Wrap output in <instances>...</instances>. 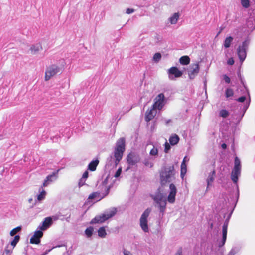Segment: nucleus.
I'll use <instances>...</instances> for the list:
<instances>
[{"label": "nucleus", "instance_id": "f257e3e1", "mask_svg": "<svg viewBox=\"0 0 255 255\" xmlns=\"http://www.w3.org/2000/svg\"><path fill=\"white\" fill-rule=\"evenodd\" d=\"M125 151V139L124 138H120L116 143L113 154L107 158V164L116 167L122 160Z\"/></svg>", "mask_w": 255, "mask_h": 255}, {"label": "nucleus", "instance_id": "f03ea898", "mask_svg": "<svg viewBox=\"0 0 255 255\" xmlns=\"http://www.w3.org/2000/svg\"><path fill=\"white\" fill-rule=\"evenodd\" d=\"M175 170L174 165L163 166L160 172V180L162 185L175 180Z\"/></svg>", "mask_w": 255, "mask_h": 255}, {"label": "nucleus", "instance_id": "7ed1b4c3", "mask_svg": "<svg viewBox=\"0 0 255 255\" xmlns=\"http://www.w3.org/2000/svg\"><path fill=\"white\" fill-rule=\"evenodd\" d=\"M250 101L246 102L243 105L242 104H237L234 103L231 107L233 111L232 118L236 120L237 122H239L244 116L246 110L249 106Z\"/></svg>", "mask_w": 255, "mask_h": 255}, {"label": "nucleus", "instance_id": "20e7f679", "mask_svg": "<svg viewBox=\"0 0 255 255\" xmlns=\"http://www.w3.org/2000/svg\"><path fill=\"white\" fill-rule=\"evenodd\" d=\"M117 209L112 208L100 215L96 216L90 222L91 224L102 223L113 217L117 213Z\"/></svg>", "mask_w": 255, "mask_h": 255}, {"label": "nucleus", "instance_id": "39448f33", "mask_svg": "<svg viewBox=\"0 0 255 255\" xmlns=\"http://www.w3.org/2000/svg\"><path fill=\"white\" fill-rule=\"evenodd\" d=\"M250 43V39L246 38L237 49V53L239 58L240 62L242 63L246 58L247 51Z\"/></svg>", "mask_w": 255, "mask_h": 255}, {"label": "nucleus", "instance_id": "423d86ee", "mask_svg": "<svg viewBox=\"0 0 255 255\" xmlns=\"http://www.w3.org/2000/svg\"><path fill=\"white\" fill-rule=\"evenodd\" d=\"M241 165L240 159L236 157L234 161V166L231 173V180L234 183L237 184L239 177L241 175Z\"/></svg>", "mask_w": 255, "mask_h": 255}, {"label": "nucleus", "instance_id": "0eeeda50", "mask_svg": "<svg viewBox=\"0 0 255 255\" xmlns=\"http://www.w3.org/2000/svg\"><path fill=\"white\" fill-rule=\"evenodd\" d=\"M151 209L149 208L146 209L142 214L140 220L139 224L141 229L145 233L149 232V228L148 225V217H149Z\"/></svg>", "mask_w": 255, "mask_h": 255}, {"label": "nucleus", "instance_id": "6e6552de", "mask_svg": "<svg viewBox=\"0 0 255 255\" xmlns=\"http://www.w3.org/2000/svg\"><path fill=\"white\" fill-rule=\"evenodd\" d=\"M61 71V68L55 64H52L47 67L45 71V80H49L52 77Z\"/></svg>", "mask_w": 255, "mask_h": 255}, {"label": "nucleus", "instance_id": "1a4fd4ad", "mask_svg": "<svg viewBox=\"0 0 255 255\" xmlns=\"http://www.w3.org/2000/svg\"><path fill=\"white\" fill-rule=\"evenodd\" d=\"M140 160V158L138 154L135 153H130L128 154L127 157V161L128 164V167L126 169L125 171H128L130 168L131 166L136 165Z\"/></svg>", "mask_w": 255, "mask_h": 255}, {"label": "nucleus", "instance_id": "9d476101", "mask_svg": "<svg viewBox=\"0 0 255 255\" xmlns=\"http://www.w3.org/2000/svg\"><path fill=\"white\" fill-rule=\"evenodd\" d=\"M155 102L153 104V108H156L158 110H161L165 104V97L163 93L159 94L155 98Z\"/></svg>", "mask_w": 255, "mask_h": 255}, {"label": "nucleus", "instance_id": "9b49d317", "mask_svg": "<svg viewBox=\"0 0 255 255\" xmlns=\"http://www.w3.org/2000/svg\"><path fill=\"white\" fill-rule=\"evenodd\" d=\"M232 212L229 215L227 218L226 219L223 226L222 227V240L221 243H219V246L222 247L223 246L226 242V238H227V228H228V225L229 220L230 218V217L231 216Z\"/></svg>", "mask_w": 255, "mask_h": 255}, {"label": "nucleus", "instance_id": "f8f14e48", "mask_svg": "<svg viewBox=\"0 0 255 255\" xmlns=\"http://www.w3.org/2000/svg\"><path fill=\"white\" fill-rule=\"evenodd\" d=\"M169 78L170 80H174L176 78L181 77L183 72L180 71L176 67H172L168 70Z\"/></svg>", "mask_w": 255, "mask_h": 255}, {"label": "nucleus", "instance_id": "ddd939ff", "mask_svg": "<svg viewBox=\"0 0 255 255\" xmlns=\"http://www.w3.org/2000/svg\"><path fill=\"white\" fill-rule=\"evenodd\" d=\"M177 193V189L175 185L171 183L169 185V194L168 196V201L170 203H173L175 200V196Z\"/></svg>", "mask_w": 255, "mask_h": 255}, {"label": "nucleus", "instance_id": "4468645a", "mask_svg": "<svg viewBox=\"0 0 255 255\" xmlns=\"http://www.w3.org/2000/svg\"><path fill=\"white\" fill-rule=\"evenodd\" d=\"M247 26L252 30L255 29V9H253L252 12L249 13V18L247 21Z\"/></svg>", "mask_w": 255, "mask_h": 255}, {"label": "nucleus", "instance_id": "2eb2a0df", "mask_svg": "<svg viewBox=\"0 0 255 255\" xmlns=\"http://www.w3.org/2000/svg\"><path fill=\"white\" fill-rule=\"evenodd\" d=\"M43 233L41 230H36L34 235L31 237L30 240L31 244H38L40 242V238L43 236Z\"/></svg>", "mask_w": 255, "mask_h": 255}, {"label": "nucleus", "instance_id": "dca6fc26", "mask_svg": "<svg viewBox=\"0 0 255 255\" xmlns=\"http://www.w3.org/2000/svg\"><path fill=\"white\" fill-rule=\"evenodd\" d=\"M156 109L153 108V107L152 106L150 110H148L145 114V121L147 122H149L152 119L154 118L156 114Z\"/></svg>", "mask_w": 255, "mask_h": 255}, {"label": "nucleus", "instance_id": "f3484780", "mask_svg": "<svg viewBox=\"0 0 255 255\" xmlns=\"http://www.w3.org/2000/svg\"><path fill=\"white\" fill-rule=\"evenodd\" d=\"M240 90L243 92V95L236 99V101L238 102L243 103L246 99V96L250 97L249 92L245 85L241 88Z\"/></svg>", "mask_w": 255, "mask_h": 255}, {"label": "nucleus", "instance_id": "a211bd4d", "mask_svg": "<svg viewBox=\"0 0 255 255\" xmlns=\"http://www.w3.org/2000/svg\"><path fill=\"white\" fill-rule=\"evenodd\" d=\"M52 224V218L48 217L44 219V221L42 223V225H40L39 228L41 231L45 230L49 228Z\"/></svg>", "mask_w": 255, "mask_h": 255}, {"label": "nucleus", "instance_id": "6ab92c4d", "mask_svg": "<svg viewBox=\"0 0 255 255\" xmlns=\"http://www.w3.org/2000/svg\"><path fill=\"white\" fill-rule=\"evenodd\" d=\"M215 176H216L215 170L214 169H213L209 173L208 176L207 177V179L206 180V182L207 183V188H206V192L208 191V188L210 187V186L211 185L212 183L215 180Z\"/></svg>", "mask_w": 255, "mask_h": 255}, {"label": "nucleus", "instance_id": "aec40b11", "mask_svg": "<svg viewBox=\"0 0 255 255\" xmlns=\"http://www.w3.org/2000/svg\"><path fill=\"white\" fill-rule=\"evenodd\" d=\"M57 172H53L52 174L47 176L43 183V186L46 187L48 186L50 182L55 180L57 179Z\"/></svg>", "mask_w": 255, "mask_h": 255}, {"label": "nucleus", "instance_id": "412c9836", "mask_svg": "<svg viewBox=\"0 0 255 255\" xmlns=\"http://www.w3.org/2000/svg\"><path fill=\"white\" fill-rule=\"evenodd\" d=\"M199 71V67L198 64H195L192 66L191 70L189 71V76L190 79H193Z\"/></svg>", "mask_w": 255, "mask_h": 255}, {"label": "nucleus", "instance_id": "4be33fe9", "mask_svg": "<svg viewBox=\"0 0 255 255\" xmlns=\"http://www.w3.org/2000/svg\"><path fill=\"white\" fill-rule=\"evenodd\" d=\"M109 190H110V188H107L106 189V194L102 196V197H100V193H98V192H93L92 193V194H91L89 197H88V199H98L97 200H101L102 198H103L104 197H105V196H106L109 192Z\"/></svg>", "mask_w": 255, "mask_h": 255}, {"label": "nucleus", "instance_id": "5701e85b", "mask_svg": "<svg viewBox=\"0 0 255 255\" xmlns=\"http://www.w3.org/2000/svg\"><path fill=\"white\" fill-rule=\"evenodd\" d=\"M42 49V46L39 43L32 45L30 47L31 53L32 54H36Z\"/></svg>", "mask_w": 255, "mask_h": 255}, {"label": "nucleus", "instance_id": "b1692460", "mask_svg": "<svg viewBox=\"0 0 255 255\" xmlns=\"http://www.w3.org/2000/svg\"><path fill=\"white\" fill-rule=\"evenodd\" d=\"M98 164L99 160L98 159L92 161L88 164V169L91 171H94L96 169V167L98 166Z\"/></svg>", "mask_w": 255, "mask_h": 255}, {"label": "nucleus", "instance_id": "393cba45", "mask_svg": "<svg viewBox=\"0 0 255 255\" xmlns=\"http://www.w3.org/2000/svg\"><path fill=\"white\" fill-rule=\"evenodd\" d=\"M186 157H185L181 165V177L183 178L185 174L187 172V165L185 164V159Z\"/></svg>", "mask_w": 255, "mask_h": 255}, {"label": "nucleus", "instance_id": "a878e982", "mask_svg": "<svg viewBox=\"0 0 255 255\" xmlns=\"http://www.w3.org/2000/svg\"><path fill=\"white\" fill-rule=\"evenodd\" d=\"M159 208L160 212L163 214L165 211L166 205V200L164 198L157 204Z\"/></svg>", "mask_w": 255, "mask_h": 255}, {"label": "nucleus", "instance_id": "bb28decb", "mask_svg": "<svg viewBox=\"0 0 255 255\" xmlns=\"http://www.w3.org/2000/svg\"><path fill=\"white\" fill-rule=\"evenodd\" d=\"M169 141L171 145H175L178 143L179 137L177 135L174 134L170 137Z\"/></svg>", "mask_w": 255, "mask_h": 255}, {"label": "nucleus", "instance_id": "cd10ccee", "mask_svg": "<svg viewBox=\"0 0 255 255\" xmlns=\"http://www.w3.org/2000/svg\"><path fill=\"white\" fill-rule=\"evenodd\" d=\"M190 58L188 56H183L179 59V62L181 65H187L189 64Z\"/></svg>", "mask_w": 255, "mask_h": 255}, {"label": "nucleus", "instance_id": "c85d7f7f", "mask_svg": "<svg viewBox=\"0 0 255 255\" xmlns=\"http://www.w3.org/2000/svg\"><path fill=\"white\" fill-rule=\"evenodd\" d=\"M179 15L178 13H175L169 18V20L171 24H175L177 23L179 19Z\"/></svg>", "mask_w": 255, "mask_h": 255}, {"label": "nucleus", "instance_id": "c756f323", "mask_svg": "<svg viewBox=\"0 0 255 255\" xmlns=\"http://www.w3.org/2000/svg\"><path fill=\"white\" fill-rule=\"evenodd\" d=\"M233 40V38L232 36H228L226 37L224 41V46L226 48L230 47Z\"/></svg>", "mask_w": 255, "mask_h": 255}, {"label": "nucleus", "instance_id": "7c9ffc66", "mask_svg": "<svg viewBox=\"0 0 255 255\" xmlns=\"http://www.w3.org/2000/svg\"><path fill=\"white\" fill-rule=\"evenodd\" d=\"M98 235L101 238H105L107 235L104 227H100L98 230Z\"/></svg>", "mask_w": 255, "mask_h": 255}, {"label": "nucleus", "instance_id": "2f4dec72", "mask_svg": "<svg viewBox=\"0 0 255 255\" xmlns=\"http://www.w3.org/2000/svg\"><path fill=\"white\" fill-rule=\"evenodd\" d=\"M241 4L244 8H248L250 6V1L249 0H240Z\"/></svg>", "mask_w": 255, "mask_h": 255}, {"label": "nucleus", "instance_id": "473e14b6", "mask_svg": "<svg viewBox=\"0 0 255 255\" xmlns=\"http://www.w3.org/2000/svg\"><path fill=\"white\" fill-rule=\"evenodd\" d=\"M229 115V112L225 109H222L219 112V116L224 118H226Z\"/></svg>", "mask_w": 255, "mask_h": 255}, {"label": "nucleus", "instance_id": "72a5a7b5", "mask_svg": "<svg viewBox=\"0 0 255 255\" xmlns=\"http://www.w3.org/2000/svg\"><path fill=\"white\" fill-rule=\"evenodd\" d=\"M22 227L21 226H18L14 229H13L10 232V235L11 236H14L16 233L20 232L21 230Z\"/></svg>", "mask_w": 255, "mask_h": 255}, {"label": "nucleus", "instance_id": "f704fd0d", "mask_svg": "<svg viewBox=\"0 0 255 255\" xmlns=\"http://www.w3.org/2000/svg\"><path fill=\"white\" fill-rule=\"evenodd\" d=\"M143 163L145 165V166L149 167L150 168H152L153 166V163L149 158H145L143 160Z\"/></svg>", "mask_w": 255, "mask_h": 255}, {"label": "nucleus", "instance_id": "c9c22d12", "mask_svg": "<svg viewBox=\"0 0 255 255\" xmlns=\"http://www.w3.org/2000/svg\"><path fill=\"white\" fill-rule=\"evenodd\" d=\"M233 95L234 91L231 88H228L226 89L225 91V96L227 98L232 97L233 96Z\"/></svg>", "mask_w": 255, "mask_h": 255}, {"label": "nucleus", "instance_id": "e433bc0d", "mask_svg": "<svg viewBox=\"0 0 255 255\" xmlns=\"http://www.w3.org/2000/svg\"><path fill=\"white\" fill-rule=\"evenodd\" d=\"M153 199L154 200V201H155L156 203L157 204L158 202L164 199V198L161 194H158L154 196L153 197Z\"/></svg>", "mask_w": 255, "mask_h": 255}, {"label": "nucleus", "instance_id": "4c0bfd02", "mask_svg": "<svg viewBox=\"0 0 255 255\" xmlns=\"http://www.w3.org/2000/svg\"><path fill=\"white\" fill-rule=\"evenodd\" d=\"M93 228L92 227H89L85 230V233L88 237H90L93 234Z\"/></svg>", "mask_w": 255, "mask_h": 255}, {"label": "nucleus", "instance_id": "58836bf2", "mask_svg": "<svg viewBox=\"0 0 255 255\" xmlns=\"http://www.w3.org/2000/svg\"><path fill=\"white\" fill-rule=\"evenodd\" d=\"M161 58V54L160 53H156L153 57V60L156 62L158 63Z\"/></svg>", "mask_w": 255, "mask_h": 255}, {"label": "nucleus", "instance_id": "ea45409f", "mask_svg": "<svg viewBox=\"0 0 255 255\" xmlns=\"http://www.w3.org/2000/svg\"><path fill=\"white\" fill-rule=\"evenodd\" d=\"M20 240V236L19 235H15L13 240L11 242V245L13 248L16 246Z\"/></svg>", "mask_w": 255, "mask_h": 255}, {"label": "nucleus", "instance_id": "a19ab883", "mask_svg": "<svg viewBox=\"0 0 255 255\" xmlns=\"http://www.w3.org/2000/svg\"><path fill=\"white\" fill-rule=\"evenodd\" d=\"M46 192L43 190L41 193L37 196V200L38 201H41L45 199L46 196Z\"/></svg>", "mask_w": 255, "mask_h": 255}, {"label": "nucleus", "instance_id": "79ce46f5", "mask_svg": "<svg viewBox=\"0 0 255 255\" xmlns=\"http://www.w3.org/2000/svg\"><path fill=\"white\" fill-rule=\"evenodd\" d=\"M158 154V150L153 147L150 151V154L152 156L157 155Z\"/></svg>", "mask_w": 255, "mask_h": 255}, {"label": "nucleus", "instance_id": "37998d69", "mask_svg": "<svg viewBox=\"0 0 255 255\" xmlns=\"http://www.w3.org/2000/svg\"><path fill=\"white\" fill-rule=\"evenodd\" d=\"M154 39H155V41L156 43H159V42H160L161 41L162 37L158 34H156L154 36Z\"/></svg>", "mask_w": 255, "mask_h": 255}, {"label": "nucleus", "instance_id": "c03bdc74", "mask_svg": "<svg viewBox=\"0 0 255 255\" xmlns=\"http://www.w3.org/2000/svg\"><path fill=\"white\" fill-rule=\"evenodd\" d=\"M170 145L167 142H166L165 143L164 152L165 153H168L170 149Z\"/></svg>", "mask_w": 255, "mask_h": 255}, {"label": "nucleus", "instance_id": "a18cd8bd", "mask_svg": "<svg viewBox=\"0 0 255 255\" xmlns=\"http://www.w3.org/2000/svg\"><path fill=\"white\" fill-rule=\"evenodd\" d=\"M62 246H65V245L62 244V245H56V246L53 247L52 248H51L50 249H49L48 250H46V252L44 253V254L46 255L47 254H48L49 252H50L52 250V249H54L55 248L61 247H62Z\"/></svg>", "mask_w": 255, "mask_h": 255}, {"label": "nucleus", "instance_id": "49530a36", "mask_svg": "<svg viewBox=\"0 0 255 255\" xmlns=\"http://www.w3.org/2000/svg\"><path fill=\"white\" fill-rule=\"evenodd\" d=\"M62 246H65V245L62 244V245H56V246L53 247L52 248H51L50 249H49L48 250H46V252L44 253V254L46 255L47 254H48L49 252H50L52 250V249H54L55 248L61 247H62Z\"/></svg>", "mask_w": 255, "mask_h": 255}, {"label": "nucleus", "instance_id": "de8ad7c7", "mask_svg": "<svg viewBox=\"0 0 255 255\" xmlns=\"http://www.w3.org/2000/svg\"><path fill=\"white\" fill-rule=\"evenodd\" d=\"M121 172H122V168L121 167H120L118 170L117 171H116V172L115 173V177L116 178H118V177L120 176V174H121Z\"/></svg>", "mask_w": 255, "mask_h": 255}, {"label": "nucleus", "instance_id": "09e8293b", "mask_svg": "<svg viewBox=\"0 0 255 255\" xmlns=\"http://www.w3.org/2000/svg\"><path fill=\"white\" fill-rule=\"evenodd\" d=\"M223 78L226 83L228 84L230 83V78L227 75H224L223 76Z\"/></svg>", "mask_w": 255, "mask_h": 255}, {"label": "nucleus", "instance_id": "8fccbe9b", "mask_svg": "<svg viewBox=\"0 0 255 255\" xmlns=\"http://www.w3.org/2000/svg\"><path fill=\"white\" fill-rule=\"evenodd\" d=\"M227 63L229 65H232L234 63V60L233 58H229L227 61Z\"/></svg>", "mask_w": 255, "mask_h": 255}, {"label": "nucleus", "instance_id": "3c124183", "mask_svg": "<svg viewBox=\"0 0 255 255\" xmlns=\"http://www.w3.org/2000/svg\"><path fill=\"white\" fill-rule=\"evenodd\" d=\"M59 215L60 214H55V215L54 216H52V217H51L52 218V221H53V220L54 221H56L58 219H60L59 218Z\"/></svg>", "mask_w": 255, "mask_h": 255}, {"label": "nucleus", "instance_id": "603ef678", "mask_svg": "<svg viewBox=\"0 0 255 255\" xmlns=\"http://www.w3.org/2000/svg\"><path fill=\"white\" fill-rule=\"evenodd\" d=\"M88 177V172L85 171L84 172L82 178H83V180H86Z\"/></svg>", "mask_w": 255, "mask_h": 255}, {"label": "nucleus", "instance_id": "864d4df0", "mask_svg": "<svg viewBox=\"0 0 255 255\" xmlns=\"http://www.w3.org/2000/svg\"><path fill=\"white\" fill-rule=\"evenodd\" d=\"M86 180H83V178H81L80 179L79 182V187H81L83 185L85 184Z\"/></svg>", "mask_w": 255, "mask_h": 255}, {"label": "nucleus", "instance_id": "5fc2aeb1", "mask_svg": "<svg viewBox=\"0 0 255 255\" xmlns=\"http://www.w3.org/2000/svg\"><path fill=\"white\" fill-rule=\"evenodd\" d=\"M134 9H132V8H127L126 9V13L127 14H130V13H132L133 12H134Z\"/></svg>", "mask_w": 255, "mask_h": 255}, {"label": "nucleus", "instance_id": "6e6d98bb", "mask_svg": "<svg viewBox=\"0 0 255 255\" xmlns=\"http://www.w3.org/2000/svg\"><path fill=\"white\" fill-rule=\"evenodd\" d=\"M12 251L11 250L7 249V248H6L5 249V253L8 255H10V254L12 253Z\"/></svg>", "mask_w": 255, "mask_h": 255}, {"label": "nucleus", "instance_id": "4d7b16f0", "mask_svg": "<svg viewBox=\"0 0 255 255\" xmlns=\"http://www.w3.org/2000/svg\"><path fill=\"white\" fill-rule=\"evenodd\" d=\"M236 252L235 251L234 249H232L228 253L227 255H235Z\"/></svg>", "mask_w": 255, "mask_h": 255}, {"label": "nucleus", "instance_id": "13d9d810", "mask_svg": "<svg viewBox=\"0 0 255 255\" xmlns=\"http://www.w3.org/2000/svg\"><path fill=\"white\" fill-rule=\"evenodd\" d=\"M175 255H182V249H179L177 252L176 253Z\"/></svg>", "mask_w": 255, "mask_h": 255}, {"label": "nucleus", "instance_id": "bf43d9fd", "mask_svg": "<svg viewBox=\"0 0 255 255\" xmlns=\"http://www.w3.org/2000/svg\"><path fill=\"white\" fill-rule=\"evenodd\" d=\"M124 255H131V254L130 253V252L128 251L125 250L124 251Z\"/></svg>", "mask_w": 255, "mask_h": 255}, {"label": "nucleus", "instance_id": "052dcab7", "mask_svg": "<svg viewBox=\"0 0 255 255\" xmlns=\"http://www.w3.org/2000/svg\"><path fill=\"white\" fill-rule=\"evenodd\" d=\"M171 122V119H168V120H165V124L167 125L169 123H170Z\"/></svg>", "mask_w": 255, "mask_h": 255}, {"label": "nucleus", "instance_id": "680f3d73", "mask_svg": "<svg viewBox=\"0 0 255 255\" xmlns=\"http://www.w3.org/2000/svg\"><path fill=\"white\" fill-rule=\"evenodd\" d=\"M221 147L223 149H225L227 148V145L225 143H223L221 145Z\"/></svg>", "mask_w": 255, "mask_h": 255}, {"label": "nucleus", "instance_id": "e2e57ef3", "mask_svg": "<svg viewBox=\"0 0 255 255\" xmlns=\"http://www.w3.org/2000/svg\"><path fill=\"white\" fill-rule=\"evenodd\" d=\"M239 196V190L238 187H237V199H238ZM238 199H237V200Z\"/></svg>", "mask_w": 255, "mask_h": 255}, {"label": "nucleus", "instance_id": "0e129e2a", "mask_svg": "<svg viewBox=\"0 0 255 255\" xmlns=\"http://www.w3.org/2000/svg\"><path fill=\"white\" fill-rule=\"evenodd\" d=\"M70 218V215L67 218H66V221L69 222Z\"/></svg>", "mask_w": 255, "mask_h": 255}, {"label": "nucleus", "instance_id": "69168bd1", "mask_svg": "<svg viewBox=\"0 0 255 255\" xmlns=\"http://www.w3.org/2000/svg\"><path fill=\"white\" fill-rule=\"evenodd\" d=\"M32 201H33L32 198H30V199H28V202H29L30 203H31L32 202Z\"/></svg>", "mask_w": 255, "mask_h": 255}, {"label": "nucleus", "instance_id": "338daca9", "mask_svg": "<svg viewBox=\"0 0 255 255\" xmlns=\"http://www.w3.org/2000/svg\"><path fill=\"white\" fill-rule=\"evenodd\" d=\"M57 214H60L59 215V218L61 217V216H63V215H62L61 213L60 212H58L57 213Z\"/></svg>", "mask_w": 255, "mask_h": 255}, {"label": "nucleus", "instance_id": "774afa93", "mask_svg": "<svg viewBox=\"0 0 255 255\" xmlns=\"http://www.w3.org/2000/svg\"><path fill=\"white\" fill-rule=\"evenodd\" d=\"M35 204H36V202L34 203V205H33L31 206V207H33L34 205H35Z\"/></svg>", "mask_w": 255, "mask_h": 255}]
</instances>
